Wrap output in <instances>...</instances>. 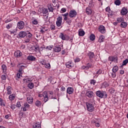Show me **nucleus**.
<instances>
[{"instance_id": "nucleus-1", "label": "nucleus", "mask_w": 128, "mask_h": 128, "mask_svg": "<svg viewBox=\"0 0 128 128\" xmlns=\"http://www.w3.org/2000/svg\"><path fill=\"white\" fill-rule=\"evenodd\" d=\"M96 96L100 98H108V94L106 91L98 90L96 93Z\"/></svg>"}, {"instance_id": "nucleus-2", "label": "nucleus", "mask_w": 128, "mask_h": 128, "mask_svg": "<svg viewBox=\"0 0 128 128\" xmlns=\"http://www.w3.org/2000/svg\"><path fill=\"white\" fill-rule=\"evenodd\" d=\"M38 96L39 98H42V96H43V98H44V102H46L48 100V92H44L42 95L39 94Z\"/></svg>"}, {"instance_id": "nucleus-3", "label": "nucleus", "mask_w": 128, "mask_h": 128, "mask_svg": "<svg viewBox=\"0 0 128 128\" xmlns=\"http://www.w3.org/2000/svg\"><path fill=\"white\" fill-rule=\"evenodd\" d=\"M86 106H87V110L88 112H92L94 110V105L90 103H86Z\"/></svg>"}, {"instance_id": "nucleus-4", "label": "nucleus", "mask_w": 128, "mask_h": 128, "mask_svg": "<svg viewBox=\"0 0 128 128\" xmlns=\"http://www.w3.org/2000/svg\"><path fill=\"white\" fill-rule=\"evenodd\" d=\"M78 13L76 11L74 10H70L69 12V16L70 18H76V16Z\"/></svg>"}, {"instance_id": "nucleus-5", "label": "nucleus", "mask_w": 128, "mask_h": 128, "mask_svg": "<svg viewBox=\"0 0 128 128\" xmlns=\"http://www.w3.org/2000/svg\"><path fill=\"white\" fill-rule=\"evenodd\" d=\"M62 17L59 16L57 18L56 22V24L58 26L60 27L62 26Z\"/></svg>"}, {"instance_id": "nucleus-6", "label": "nucleus", "mask_w": 128, "mask_h": 128, "mask_svg": "<svg viewBox=\"0 0 128 128\" xmlns=\"http://www.w3.org/2000/svg\"><path fill=\"white\" fill-rule=\"evenodd\" d=\"M17 26L19 30H22L24 28V21H20L18 22Z\"/></svg>"}, {"instance_id": "nucleus-7", "label": "nucleus", "mask_w": 128, "mask_h": 128, "mask_svg": "<svg viewBox=\"0 0 128 128\" xmlns=\"http://www.w3.org/2000/svg\"><path fill=\"white\" fill-rule=\"evenodd\" d=\"M60 38H62V40H70V37L66 35H64V34L60 33L59 36Z\"/></svg>"}, {"instance_id": "nucleus-8", "label": "nucleus", "mask_w": 128, "mask_h": 128, "mask_svg": "<svg viewBox=\"0 0 128 128\" xmlns=\"http://www.w3.org/2000/svg\"><path fill=\"white\" fill-rule=\"evenodd\" d=\"M18 68H19L18 72H22L26 68V66L22 65V63H20L18 64Z\"/></svg>"}, {"instance_id": "nucleus-9", "label": "nucleus", "mask_w": 128, "mask_h": 128, "mask_svg": "<svg viewBox=\"0 0 128 128\" xmlns=\"http://www.w3.org/2000/svg\"><path fill=\"white\" fill-rule=\"evenodd\" d=\"M62 50V46L59 44L56 45L54 48V51L56 52H60Z\"/></svg>"}, {"instance_id": "nucleus-10", "label": "nucleus", "mask_w": 128, "mask_h": 128, "mask_svg": "<svg viewBox=\"0 0 128 128\" xmlns=\"http://www.w3.org/2000/svg\"><path fill=\"white\" fill-rule=\"evenodd\" d=\"M14 56L16 58H20V56H22V53L20 51L18 50L14 52Z\"/></svg>"}, {"instance_id": "nucleus-11", "label": "nucleus", "mask_w": 128, "mask_h": 128, "mask_svg": "<svg viewBox=\"0 0 128 128\" xmlns=\"http://www.w3.org/2000/svg\"><path fill=\"white\" fill-rule=\"evenodd\" d=\"M66 68H72L74 67V62L72 61H69L66 64Z\"/></svg>"}, {"instance_id": "nucleus-12", "label": "nucleus", "mask_w": 128, "mask_h": 128, "mask_svg": "<svg viewBox=\"0 0 128 128\" xmlns=\"http://www.w3.org/2000/svg\"><path fill=\"white\" fill-rule=\"evenodd\" d=\"M86 96L88 98H92L94 96V92L92 91L88 90L86 93Z\"/></svg>"}, {"instance_id": "nucleus-13", "label": "nucleus", "mask_w": 128, "mask_h": 128, "mask_svg": "<svg viewBox=\"0 0 128 128\" xmlns=\"http://www.w3.org/2000/svg\"><path fill=\"white\" fill-rule=\"evenodd\" d=\"M98 32L101 34H106V28L104 26H100L98 28Z\"/></svg>"}, {"instance_id": "nucleus-14", "label": "nucleus", "mask_w": 128, "mask_h": 128, "mask_svg": "<svg viewBox=\"0 0 128 128\" xmlns=\"http://www.w3.org/2000/svg\"><path fill=\"white\" fill-rule=\"evenodd\" d=\"M74 88L72 87H68L67 88L66 93L68 94H74Z\"/></svg>"}, {"instance_id": "nucleus-15", "label": "nucleus", "mask_w": 128, "mask_h": 128, "mask_svg": "<svg viewBox=\"0 0 128 128\" xmlns=\"http://www.w3.org/2000/svg\"><path fill=\"white\" fill-rule=\"evenodd\" d=\"M27 102L28 104H32L34 102V98L32 96H28L27 97Z\"/></svg>"}, {"instance_id": "nucleus-16", "label": "nucleus", "mask_w": 128, "mask_h": 128, "mask_svg": "<svg viewBox=\"0 0 128 128\" xmlns=\"http://www.w3.org/2000/svg\"><path fill=\"white\" fill-rule=\"evenodd\" d=\"M88 56L90 58V60H92V58H94L95 55H94V52H89L88 53Z\"/></svg>"}, {"instance_id": "nucleus-17", "label": "nucleus", "mask_w": 128, "mask_h": 128, "mask_svg": "<svg viewBox=\"0 0 128 128\" xmlns=\"http://www.w3.org/2000/svg\"><path fill=\"white\" fill-rule=\"evenodd\" d=\"M18 36L19 38H24V36H26V32H19Z\"/></svg>"}, {"instance_id": "nucleus-18", "label": "nucleus", "mask_w": 128, "mask_h": 128, "mask_svg": "<svg viewBox=\"0 0 128 128\" xmlns=\"http://www.w3.org/2000/svg\"><path fill=\"white\" fill-rule=\"evenodd\" d=\"M27 60H30L31 62H34L36 60V58L32 56H28L27 58Z\"/></svg>"}, {"instance_id": "nucleus-19", "label": "nucleus", "mask_w": 128, "mask_h": 128, "mask_svg": "<svg viewBox=\"0 0 128 128\" xmlns=\"http://www.w3.org/2000/svg\"><path fill=\"white\" fill-rule=\"evenodd\" d=\"M9 32H10V34H14V36H16V33L18 32V28H16L13 30H10Z\"/></svg>"}, {"instance_id": "nucleus-20", "label": "nucleus", "mask_w": 128, "mask_h": 128, "mask_svg": "<svg viewBox=\"0 0 128 128\" xmlns=\"http://www.w3.org/2000/svg\"><path fill=\"white\" fill-rule=\"evenodd\" d=\"M128 14V9L123 8L121 10V14L122 16H126Z\"/></svg>"}, {"instance_id": "nucleus-21", "label": "nucleus", "mask_w": 128, "mask_h": 128, "mask_svg": "<svg viewBox=\"0 0 128 128\" xmlns=\"http://www.w3.org/2000/svg\"><path fill=\"white\" fill-rule=\"evenodd\" d=\"M92 8H86V13L87 14H92Z\"/></svg>"}, {"instance_id": "nucleus-22", "label": "nucleus", "mask_w": 128, "mask_h": 128, "mask_svg": "<svg viewBox=\"0 0 128 128\" xmlns=\"http://www.w3.org/2000/svg\"><path fill=\"white\" fill-rule=\"evenodd\" d=\"M35 104H36V106H38V108H40V106H42V102H40L38 100H37L35 102Z\"/></svg>"}, {"instance_id": "nucleus-23", "label": "nucleus", "mask_w": 128, "mask_h": 128, "mask_svg": "<svg viewBox=\"0 0 128 128\" xmlns=\"http://www.w3.org/2000/svg\"><path fill=\"white\" fill-rule=\"evenodd\" d=\"M128 26V24L126 22H121L120 24V26L121 28H126V26Z\"/></svg>"}, {"instance_id": "nucleus-24", "label": "nucleus", "mask_w": 128, "mask_h": 128, "mask_svg": "<svg viewBox=\"0 0 128 128\" xmlns=\"http://www.w3.org/2000/svg\"><path fill=\"white\" fill-rule=\"evenodd\" d=\"M104 38H106V37H104V36L102 35H101L99 38V40H98L99 42H102L104 40Z\"/></svg>"}, {"instance_id": "nucleus-25", "label": "nucleus", "mask_w": 128, "mask_h": 128, "mask_svg": "<svg viewBox=\"0 0 128 128\" xmlns=\"http://www.w3.org/2000/svg\"><path fill=\"white\" fill-rule=\"evenodd\" d=\"M86 70H88V68H94L92 64V63L88 62L86 64Z\"/></svg>"}, {"instance_id": "nucleus-26", "label": "nucleus", "mask_w": 128, "mask_h": 128, "mask_svg": "<svg viewBox=\"0 0 128 128\" xmlns=\"http://www.w3.org/2000/svg\"><path fill=\"white\" fill-rule=\"evenodd\" d=\"M33 128H40L42 126H40V123H35L33 125Z\"/></svg>"}, {"instance_id": "nucleus-27", "label": "nucleus", "mask_w": 128, "mask_h": 128, "mask_svg": "<svg viewBox=\"0 0 128 128\" xmlns=\"http://www.w3.org/2000/svg\"><path fill=\"white\" fill-rule=\"evenodd\" d=\"M28 87L30 90L34 88V83L30 82L28 85Z\"/></svg>"}, {"instance_id": "nucleus-28", "label": "nucleus", "mask_w": 128, "mask_h": 128, "mask_svg": "<svg viewBox=\"0 0 128 128\" xmlns=\"http://www.w3.org/2000/svg\"><path fill=\"white\" fill-rule=\"evenodd\" d=\"M40 62L43 66H44L46 64V60L44 59L40 60Z\"/></svg>"}, {"instance_id": "nucleus-29", "label": "nucleus", "mask_w": 128, "mask_h": 128, "mask_svg": "<svg viewBox=\"0 0 128 128\" xmlns=\"http://www.w3.org/2000/svg\"><path fill=\"white\" fill-rule=\"evenodd\" d=\"M78 36H84V30L79 31Z\"/></svg>"}, {"instance_id": "nucleus-30", "label": "nucleus", "mask_w": 128, "mask_h": 128, "mask_svg": "<svg viewBox=\"0 0 128 128\" xmlns=\"http://www.w3.org/2000/svg\"><path fill=\"white\" fill-rule=\"evenodd\" d=\"M118 70V66H114L112 68V72H116Z\"/></svg>"}, {"instance_id": "nucleus-31", "label": "nucleus", "mask_w": 128, "mask_h": 128, "mask_svg": "<svg viewBox=\"0 0 128 128\" xmlns=\"http://www.w3.org/2000/svg\"><path fill=\"white\" fill-rule=\"evenodd\" d=\"M124 20V18H117V22H122Z\"/></svg>"}, {"instance_id": "nucleus-32", "label": "nucleus", "mask_w": 128, "mask_h": 128, "mask_svg": "<svg viewBox=\"0 0 128 128\" xmlns=\"http://www.w3.org/2000/svg\"><path fill=\"white\" fill-rule=\"evenodd\" d=\"M95 39H96V36H94V34H92L90 36V40H94Z\"/></svg>"}, {"instance_id": "nucleus-33", "label": "nucleus", "mask_w": 128, "mask_h": 128, "mask_svg": "<svg viewBox=\"0 0 128 128\" xmlns=\"http://www.w3.org/2000/svg\"><path fill=\"white\" fill-rule=\"evenodd\" d=\"M2 68L4 72H6V66L5 64L2 65Z\"/></svg>"}, {"instance_id": "nucleus-34", "label": "nucleus", "mask_w": 128, "mask_h": 128, "mask_svg": "<svg viewBox=\"0 0 128 128\" xmlns=\"http://www.w3.org/2000/svg\"><path fill=\"white\" fill-rule=\"evenodd\" d=\"M32 24L36 25L38 24V22L36 20V19L34 18L32 20Z\"/></svg>"}, {"instance_id": "nucleus-35", "label": "nucleus", "mask_w": 128, "mask_h": 128, "mask_svg": "<svg viewBox=\"0 0 128 128\" xmlns=\"http://www.w3.org/2000/svg\"><path fill=\"white\" fill-rule=\"evenodd\" d=\"M12 24L10 23L6 26V28H7V30H10V28H12Z\"/></svg>"}, {"instance_id": "nucleus-36", "label": "nucleus", "mask_w": 128, "mask_h": 128, "mask_svg": "<svg viewBox=\"0 0 128 128\" xmlns=\"http://www.w3.org/2000/svg\"><path fill=\"white\" fill-rule=\"evenodd\" d=\"M128 63V59L126 58L123 61L122 66H126Z\"/></svg>"}, {"instance_id": "nucleus-37", "label": "nucleus", "mask_w": 128, "mask_h": 128, "mask_svg": "<svg viewBox=\"0 0 128 128\" xmlns=\"http://www.w3.org/2000/svg\"><path fill=\"white\" fill-rule=\"evenodd\" d=\"M26 33V35L28 36V38H32V33H30V32L28 31Z\"/></svg>"}, {"instance_id": "nucleus-38", "label": "nucleus", "mask_w": 128, "mask_h": 128, "mask_svg": "<svg viewBox=\"0 0 128 128\" xmlns=\"http://www.w3.org/2000/svg\"><path fill=\"white\" fill-rule=\"evenodd\" d=\"M52 48H54L53 46H47L46 47V50H52Z\"/></svg>"}, {"instance_id": "nucleus-39", "label": "nucleus", "mask_w": 128, "mask_h": 128, "mask_svg": "<svg viewBox=\"0 0 128 128\" xmlns=\"http://www.w3.org/2000/svg\"><path fill=\"white\" fill-rule=\"evenodd\" d=\"M18 78H20V76H22V72H18L16 74Z\"/></svg>"}, {"instance_id": "nucleus-40", "label": "nucleus", "mask_w": 128, "mask_h": 128, "mask_svg": "<svg viewBox=\"0 0 128 128\" xmlns=\"http://www.w3.org/2000/svg\"><path fill=\"white\" fill-rule=\"evenodd\" d=\"M114 60H116V58H114V56H109L108 58V60L110 62H114Z\"/></svg>"}, {"instance_id": "nucleus-41", "label": "nucleus", "mask_w": 128, "mask_h": 128, "mask_svg": "<svg viewBox=\"0 0 128 128\" xmlns=\"http://www.w3.org/2000/svg\"><path fill=\"white\" fill-rule=\"evenodd\" d=\"M24 108H28H28H30V104H28V102H26L24 104Z\"/></svg>"}, {"instance_id": "nucleus-42", "label": "nucleus", "mask_w": 128, "mask_h": 128, "mask_svg": "<svg viewBox=\"0 0 128 128\" xmlns=\"http://www.w3.org/2000/svg\"><path fill=\"white\" fill-rule=\"evenodd\" d=\"M66 24H69V26H70L72 24V19L68 18V20L66 21Z\"/></svg>"}, {"instance_id": "nucleus-43", "label": "nucleus", "mask_w": 128, "mask_h": 128, "mask_svg": "<svg viewBox=\"0 0 128 128\" xmlns=\"http://www.w3.org/2000/svg\"><path fill=\"white\" fill-rule=\"evenodd\" d=\"M48 10L49 12H54V8H52V6H48Z\"/></svg>"}, {"instance_id": "nucleus-44", "label": "nucleus", "mask_w": 128, "mask_h": 128, "mask_svg": "<svg viewBox=\"0 0 128 128\" xmlns=\"http://www.w3.org/2000/svg\"><path fill=\"white\" fill-rule=\"evenodd\" d=\"M96 81L94 80H92L90 82V84H93V86H94V84H96Z\"/></svg>"}, {"instance_id": "nucleus-45", "label": "nucleus", "mask_w": 128, "mask_h": 128, "mask_svg": "<svg viewBox=\"0 0 128 128\" xmlns=\"http://www.w3.org/2000/svg\"><path fill=\"white\" fill-rule=\"evenodd\" d=\"M66 12V8H63L61 9L60 12L61 14H64V12Z\"/></svg>"}, {"instance_id": "nucleus-46", "label": "nucleus", "mask_w": 128, "mask_h": 128, "mask_svg": "<svg viewBox=\"0 0 128 128\" xmlns=\"http://www.w3.org/2000/svg\"><path fill=\"white\" fill-rule=\"evenodd\" d=\"M8 98L10 100H14V94L9 96Z\"/></svg>"}, {"instance_id": "nucleus-47", "label": "nucleus", "mask_w": 128, "mask_h": 128, "mask_svg": "<svg viewBox=\"0 0 128 128\" xmlns=\"http://www.w3.org/2000/svg\"><path fill=\"white\" fill-rule=\"evenodd\" d=\"M44 66L46 68H48V69L50 68V64H46H46H45Z\"/></svg>"}, {"instance_id": "nucleus-48", "label": "nucleus", "mask_w": 128, "mask_h": 128, "mask_svg": "<svg viewBox=\"0 0 128 128\" xmlns=\"http://www.w3.org/2000/svg\"><path fill=\"white\" fill-rule=\"evenodd\" d=\"M116 72H113L112 73H111V76L112 78H116Z\"/></svg>"}, {"instance_id": "nucleus-49", "label": "nucleus", "mask_w": 128, "mask_h": 128, "mask_svg": "<svg viewBox=\"0 0 128 128\" xmlns=\"http://www.w3.org/2000/svg\"><path fill=\"white\" fill-rule=\"evenodd\" d=\"M114 4L116 6H120V0H116L114 2Z\"/></svg>"}, {"instance_id": "nucleus-50", "label": "nucleus", "mask_w": 128, "mask_h": 128, "mask_svg": "<svg viewBox=\"0 0 128 128\" xmlns=\"http://www.w3.org/2000/svg\"><path fill=\"white\" fill-rule=\"evenodd\" d=\"M42 12L44 14H48V10L46 8L42 9Z\"/></svg>"}, {"instance_id": "nucleus-51", "label": "nucleus", "mask_w": 128, "mask_h": 128, "mask_svg": "<svg viewBox=\"0 0 128 128\" xmlns=\"http://www.w3.org/2000/svg\"><path fill=\"white\" fill-rule=\"evenodd\" d=\"M50 28L51 30H56V26H54V24H52L50 26Z\"/></svg>"}, {"instance_id": "nucleus-52", "label": "nucleus", "mask_w": 128, "mask_h": 128, "mask_svg": "<svg viewBox=\"0 0 128 128\" xmlns=\"http://www.w3.org/2000/svg\"><path fill=\"white\" fill-rule=\"evenodd\" d=\"M23 80L25 82H27L30 84V82L31 80H30V78H27V79H24Z\"/></svg>"}, {"instance_id": "nucleus-53", "label": "nucleus", "mask_w": 128, "mask_h": 128, "mask_svg": "<svg viewBox=\"0 0 128 128\" xmlns=\"http://www.w3.org/2000/svg\"><path fill=\"white\" fill-rule=\"evenodd\" d=\"M22 106V105L20 104V102H18L16 103V107L20 108Z\"/></svg>"}, {"instance_id": "nucleus-54", "label": "nucleus", "mask_w": 128, "mask_h": 128, "mask_svg": "<svg viewBox=\"0 0 128 128\" xmlns=\"http://www.w3.org/2000/svg\"><path fill=\"white\" fill-rule=\"evenodd\" d=\"M80 62V58H76L74 59L75 62Z\"/></svg>"}, {"instance_id": "nucleus-55", "label": "nucleus", "mask_w": 128, "mask_h": 128, "mask_svg": "<svg viewBox=\"0 0 128 128\" xmlns=\"http://www.w3.org/2000/svg\"><path fill=\"white\" fill-rule=\"evenodd\" d=\"M2 80H6V75H2Z\"/></svg>"}, {"instance_id": "nucleus-56", "label": "nucleus", "mask_w": 128, "mask_h": 128, "mask_svg": "<svg viewBox=\"0 0 128 128\" xmlns=\"http://www.w3.org/2000/svg\"><path fill=\"white\" fill-rule=\"evenodd\" d=\"M0 106H6V104H4V100L0 102Z\"/></svg>"}, {"instance_id": "nucleus-57", "label": "nucleus", "mask_w": 128, "mask_h": 128, "mask_svg": "<svg viewBox=\"0 0 128 128\" xmlns=\"http://www.w3.org/2000/svg\"><path fill=\"white\" fill-rule=\"evenodd\" d=\"M106 11L108 12L110 14V6H108L106 8Z\"/></svg>"}, {"instance_id": "nucleus-58", "label": "nucleus", "mask_w": 128, "mask_h": 128, "mask_svg": "<svg viewBox=\"0 0 128 128\" xmlns=\"http://www.w3.org/2000/svg\"><path fill=\"white\" fill-rule=\"evenodd\" d=\"M46 30H44L40 29V34H44V32H46Z\"/></svg>"}, {"instance_id": "nucleus-59", "label": "nucleus", "mask_w": 128, "mask_h": 128, "mask_svg": "<svg viewBox=\"0 0 128 128\" xmlns=\"http://www.w3.org/2000/svg\"><path fill=\"white\" fill-rule=\"evenodd\" d=\"M7 92L12 90V87L10 86H8L6 88Z\"/></svg>"}, {"instance_id": "nucleus-60", "label": "nucleus", "mask_w": 128, "mask_h": 128, "mask_svg": "<svg viewBox=\"0 0 128 128\" xmlns=\"http://www.w3.org/2000/svg\"><path fill=\"white\" fill-rule=\"evenodd\" d=\"M21 108L22 109L23 112H26V110H28V108H26L24 106V107H22Z\"/></svg>"}, {"instance_id": "nucleus-61", "label": "nucleus", "mask_w": 128, "mask_h": 128, "mask_svg": "<svg viewBox=\"0 0 128 128\" xmlns=\"http://www.w3.org/2000/svg\"><path fill=\"white\" fill-rule=\"evenodd\" d=\"M102 70L100 69L99 70H98L96 72V74H102Z\"/></svg>"}, {"instance_id": "nucleus-62", "label": "nucleus", "mask_w": 128, "mask_h": 128, "mask_svg": "<svg viewBox=\"0 0 128 128\" xmlns=\"http://www.w3.org/2000/svg\"><path fill=\"white\" fill-rule=\"evenodd\" d=\"M60 90L61 92H64L66 90V88H64V86H62L60 88Z\"/></svg>"}, {"instance_id": "nucleus-63", "label": "nucleus", "mask_w": 128, "mask_h": 128, "mask_svg": "<svg viewBox=\"0 0 128 128\" xmlns=\"http://www.w3.org/2000/svg\"><path fill=\"white\" fill-rule=\"evenodd\" d=\"M68 15H69V14L68 13V12H66V14H62V16H64V18L67 17V16H68Z\"/></svg>"}, {"instance_id": "nucleus-64", "label": "nucleus", "mask_w": 128, "mask_h": 128, "mask_svg": "<svg viewBox=\"0 0 128 128\" xmlns=\"http://www.w3.org/2000/svg\"><path fill=\"white\" fill-rule=\"evenodd\" d=\"M12 22V20L10 19H7L5 20L6 24H8V22Z\"/></svg>"}]
</instances>
